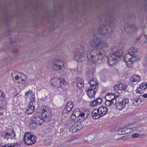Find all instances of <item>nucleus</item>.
<instances>
[{
  "mask_svg": "<svg viewBox=\"0 0 147 147\" xmlns=\"http://www.w3.org/2000/svg\"><path fill=\"white\" fill-rule=\"evenodd\" d=\"M3 147H18V146L16 143H14L13 144L8 143L7 144L5 145Z\"/></svg>",
  "mask_w": 147,
  "mask_h": 147,
  "instance_id": "35",
  "label": "nucleus"
},
{
  "mask_svg": "<svg viewBox=\"0 0 147 147\" xmlns=\"http://www.w3.org/2000/svg\"><path fill=\"white\" fill-rule=\"evenodd\" d=\"M88 84L90 86V87H93V86H94L96 85H98L96 80L94 79V78H92V80H90L88 81Z\"/></svg>",
  "mask_w": 147,
  "mask_h": 147,
  "instance_id": "27",
  "label": "nucleus"
},
{
  "mask_svg": "<svg viewBox=\"0 0 147 147\" xmlns=\"http://www.w3.org/2000/svg\"><path fill=\"white\" fill-rule=\"evenodd\" d=\"M51 84L53 86L57 88H61L62 89L65 88V86L67 85V83L64 81V80L61 78L54 77L52 78L51 81Z\"/></svg>",
  "mask_w": 147,
  "mask_h": 147,
  "instance_id": "6",
  "label": "nucleus"
},
{
  "mask_svg": "<svg viewBox=\"0 0 147 147\" xmlns=\"http://www.w3.org/2000/svg\"><path fill=\"white\" fill-rule=\"evenodd\" d=\"M30 90L29 92L28 91V92H30Z\"/></svg>",
  "mask_w": 147,
  "mask_h": 147,
  "instance_id": "50",
  "label": "nucleus"
},
{
  "mask_svg": "<svg viewBox=\"0 0 147 147\" xmlns=\"http://www.w3.org/2000/svg\"><path fill=\"white\" fill-rule=\"evenodd\" d=\"M120 94L119 92H109L105 96V99L109 100H111L115 101H117L116 100V98H119L120 96Z\"/></svg>",
  "mask_w": 147,
  "mask_h": 147,
  "instance_id": "12",
  "label": "nucleus"
},
{
  "mask_svg": "<svg viewBox=\"0 0 147 147\" xmlns=\"http://www.w3.org/2000/svg\"><path fill=\"white\" fill-rule=\"evenodd\" d=\"M36 138L35 136L26 133L24 137V141L25 143L28 145L34 144L36 141Z\"/></svg>",
  "mask_w": 147,
  "mask_h": 147,
  "instance_id": "8",
  "label": "nucleus"
},
{
  "mask_svg": "<svg viewBox=\"0 0 147 147\" xmlns=\"http://www.w3.org/2000/svg\"><path fill=\"white\" fill-rule=\"evenodd\" d=\"M119 88L121 91H127V87L125 84L123 83H119Z\"/></svg>",
  "mask_w": 147,
  "mask_h": 147,
  "instance_id": "29",
  "label": "nucleus"
},
{
  "mask_svg": "<svg viewBox=\"0 0 147 147\" xmlns=\"http://www.w3.org/2000/svg\"><path fill=\"white\" fill-rule=\"evenodd\" d=\"M91 141H92V140H91Z\"/></svg>",
  "mask_w": 147,
  "mask_h": 147,
  "instance_id": "53",
  "label": "nucleus"
},
{
  "mask_svg": "<svg viewBox=\"0 0 147 147\" xmlns=\"http://www.w3.org/2000/svg\"><path fill=\"white\" fill-rule=\"evenodd\" d=\"M115 20V19L114 17H110L109 20V26L105 27L103 25H100L98 29L99 32L107 36H109V34L113 32L112 27L114 26L113 24Z\"/></svg>",
  "mask_w": 147,
  "mask_h": 147,
  "instance_id": "5",
  "label": "nucleus"
},
{
  "mask_svg": "<svg viewBox=\"0 0 147 147\" xmlns=\"http://www.w3.org/2000/svg\"><path fill=\"white\" fill-rule=\"evenodd\" d=\"M129 102L128 99H124L116 103V107L119 110H121L125 107L126 105L128 104Z\"/></svg>",
  "mask_w": 147,
  "mask_h": 147,
  "instance_id": "13",
  "label": "nucleus"
},
{
  "mask_svg": "<svg viewBox=\"0 0 147 147\" xmlns=\"http://www.w3.org/2000/svg\"><path fill=\"white\" fill-rule=\"evenodd\" d=\"M5 94L3 92H0V100H2L4 98Z\"/></svg>",
  "mask_w": 147,
  "mask_h": 147,
  "instance_id": "43",
  "label": "nucleus"
},
{
  "mask_svg": "<svg viewBox=\"0 0 147 147\" xmlns=\"http://www.w3.org/2000/svg\"><path fill=\"white\" fill-rule=\"evenodd\" d=\"M76 124H74L69 128V131L72 133H74L76 132L78 130L76 127Z\"/></svg>",
  "mask_w": 147,
  "mask_h": 147,
  "instance_id": "31",
  "label": "nucleus"
},
{
  "mask_svg": "<svg viewBox=\"0 0 147 147\" xmlns=\"http://www.w3.org/2000/svg\"><path fill=\"white\" fill-rule=\"evenodd\" d=\"M52 140V138L51 136H47L46 139L44 140V143L45 144H47L49 143Z\"/></svg>",
  "mask_w": 147,
  "mask_h": 147,
  "instance_id": "34",
  "label": "nucleus"
},
{
  "mask_svg": "<svg viewBox=\"0 0 147 147\" xmlns=\"http://www.w3.org/2000/svg\"><path fill=\"white\" fill-rule=\"evenodd\" d=\"M105 53L98 52V51L92 50L88 54H87L86 57L88 62L91 64H94L101 61Z\"/></svg>",
  "mask_w": 147,
  "mask_h": 147,
  "instance_id": "2",
  "label": "nucleus"
},
{
  "mask_svg": "<svg viewBox=\"0 0 147 147\" xmlns=\"http://www.w3.org/2000/svg\"><path fill=\"white\" fill-rule=\"evenodd\" d=\"M35 99V98L34 95V94H32V95H31L30 102H33L34 101Z\"/></svg>",
  "mask_w": 147,
  "mask_h": 147,
  "instance_id": "44",
  "label": "nucleus"
},
{
  "mask_svg": "<svg viewBox=\"0 0 147 147\" xmlns=\"http://www.w3.org/2000/svg\"><path fill=\"white\" fill-rule=\"evenodd\" d=\"M34 109V107H31L28 106V109L26 110V112L28 114H30L33 112Z\"/></svg>",
  "mask_w": 147,
  "mask_h": 147,
  "instance_id": "30",
  "label": "nucleus"
},
{
  "mask_svg": "<svg viewBox=\"0 0 147 147\" xmlns=\"http://www.w3.org/2000/svg\"><path fill=\"white\" fill-rule=\"evenodd\" d=\"M65 62L63 60L61 59H56L53 64V69L56 71L62 70L64 67Z\"/></svg>",
  "mask_w": 147,
  "mask_h": 147,
  "instance_id": "10",
  "label": "nucleus"
},
{
  "mask_svg": "<svg viewBox=\"0 0 147 147\" xmlns=\"http://www.w3.org/2000/svg\"><path fill=\"white\" fill-rule=\"evenodd\" d=\"M92 117L94 119H97L101 117L98 109H94L91 113Z\"/></svg>",
  "mask_w": 147,
  "mask_h": 147,
  "instance_id": "18",
  "label": "nucleus"
},
{
  "mask_svg": "<svg viewBox=\"0 0 147 147\" xmlns=\"http://www.w3.org/2000/svg\"><path fill=\"white\" fill-rule=\"evenodd\" d=\"M139 135L138 134L136 133L133 135L132 136L134 138H136L138 137Z\"/></svg>",
  "mask_w": 147,
  "mask_h": 147,
  "instance_id": "45",
  "label": "nucleus"
},
{
  "mask_svg": "<svg viewBox=\"0 0 147 147\" xmlns=\"http://www.w3.org/2000/svg\"><path fill=\"white\" fill-rule=\"evenodd\" d=\"M89 137H88V140H89Z\"/></svg>",
  "mask_w": 147,
  "mask_h": 147,
  "instance_id": "52",
  "label": "nucleus"
},
{
  "mask_svg": "<svg viewBox=\"0 0 147 147\" xmlns=\"http://www.w3.org/2000/svg\"><path fill=\"white\" fill-rule=\"evenodd\" d=\"M139 94H140V92H138Z\"/></svg>",
  "mask_w": 147,
  "mask_h": 147,
  "instance_id": "54",
  "label": "nucleus"
},
{
  "mask_svg": "<svg viewBox=\"0 0 147 147\" xmlns=\"http://www.w3.org/2000/svg\"><path fill=\"white\" fill-rule=\"evenodd\" d=\"M98 85H96L94 86H93V87L88 86L86 88V92H88L89 91H93L94 92H96V91H98Z\"/></svg>",
  "mask_w": 147,
  "mask_h": 147,
  "instance_id": "26",
  "label": "nucleus"
},
{
  "mask_svg": "<svg viewBox=\"0 0 147 147\" xmlns=\"http://www.w3.org/2000/svg\"><path fill=\"white\" fill-rule=\"evenodd\" d=\"M140 79V77L137 75H133L130 78V80L132 82H137L139 81Z\"/></svg>",
  "mask_w": 147,
  "mask_h": 147,
  "instance_id": "25",
  "label": "nucleus"
},
{
  "mask_svg": "<svg viewBox=\"0 0 147 147\" xmlns=\"http://www.w3.org/2000/svg\"><path fill=\"white\" fill-rule=\"evenodd\" d=\"M119 84H117L113 86V88L115 91H117L119 90Z\"/></svg>",
  "mask_w": 147,
  "mask_h": 147,
  "instance_id": "42",
  "label": "nucleus"
},
{
  "mask_svg": "<svg viewBox=\"0 0 147 147\" xmlns=\"http://www.w3.org/2000/svg\"><path fill=\"white\" fill-rule=\"evenodd\" d=\"M125 127L120 128L118 131V134L120 135L126 134Z\"/></svg>",
  "mask_w": 147,
  "mask_h": 147,
  "instance_id": "36",
  "label": "nucleus"
},
{
  "mask_svg": "<svg viewBox=\"0 0 147 147\" xmlns=\"http://www.w3.org/2000/svg\"><path fill=\"white\" fill-rule=\"evenodd\" d=\"M126 61L127 65L128 67L129 68H131L132 67V65L133 64V63L131 62L130 60L128 59L127 61Z\"/></svg>",
  "mask_w": 147,
  "mask_h": 147,
  "instance_id": "38",
  "label": "nucleus"
},
{
  "mask_svg": "<svg viewBox=\"0 0 147 147\" xmlns=\"http://www.w3.org/2000/svg\"><path fill=\"white\" fill-rule=\"evenodd\" d=\"M90 45L92 47L96 49L93 50L98 51V52L105 53V48L107 47L106 42L96 37L94 38L90 42Z\"/></svg>",
  "mask_w": 147,
  "mask_h": 147,
  "instance_id": "1",
  "label": "nucleus"
},
{
  "mask_svg": "<svg viewBox=\"0 0 147 147\" xmlns=\"http://www.w3.org/2000/svg\"><path fill=\"white\" fill-rule=\"evenodd\" d=\"M142 98V96H140L138 98H135L133 100V103L135 106H138L142 102L141 99Z\"/></svg>",
  "mask_w": 147,
  "mask_h": 147,
  "instance_id": "24",
  "label": "nucleus"
},
{
  "mask_svg": "<svg viewBox=\"0 0 147 147\" xmlns=\"http://www.w3.org/2000/svg\"><path fill=\"white\" fill-rule=\"evenodd\" d=\"M28 106H29V107H34V105H33V102H30L29 104V105H28Z\"/></svg>",
  "mask_w": 147,
  "mask_h": 147,
  "instance_id": "46",
  "label": "nucleus"
},
{
  "mask_svg": "<svg viewBox=\"0 0 147 147\" xmlns=\"http://www.w3.org/2000/svg\"><path fill=\"white\" fill-rule=\"evenodd\" d=\"M123 59L124 61H127V60L129 59V60H130L133 63L135 62H137L138 60L137 57L135 55H131V57H130L129 58H125L124 57Z\"/></svg>",
  "mask_w": 147,
  "mask_h": 147,
  "instance_id": "23",
  "label": "nucleus"
},
{
  "mask_svg": "<svg viewBox=\"0 0 147 147\" xmlns=\"http://www.w3.org/2000/svg\"><path fill=\"white\" fill-rule=\"evenodd\" d=\"M73 107V104L72 102H69L63 111V115L67 114L72 110Z\"/></svg>",
  "mask_w": 147,
  "mask_h": 147,
  "instance_id": "14",
  "label": "nucleus"
},
{
  "mask_svg": "<svg viewBox=\"0 0 147 147\" xmlns=\"http://www.w3.org/2000/svg\"><path fill=\"white\" fill-rule=\"evenodd\" d=\"M90 113V111L88 109L82 111L74 110L71 116V119L72 121L74 122H77L79 121H83L86 119Z\"/></svg>",
  "mask_w": 147,
  "mask_h": 147,
  "instance_id": "3",
  "label": "nucleus"
},
{
  "mask_svg": "<svg viewBox=\"0 0 147 147\" xmlns=\"http://www.w3.org/2000/svg\"><path fill=\"white\" fill-rule=\"evenodd\" d=\"M142 97H143L144 98H146L147 97V94H143V95H142Z\"/></svg>",
  "mask_w": 147,
  "mask_h": 147,
  "instance_id": "47",
  "label": "nucleus"
},
{
  "mask_svg": "<svg viewBox=\"0 0 147 147\" xmlns=\"http://www.w3.org/2000/svg\"><path fill=\"white\" fill-rule=\"evenodd\" d=\"M87 94L90 98H94L96 92H87Z\"/></svg>",
  "mask_w": 147,
  "mask_h": 147,
  "instance_id": "37",
  "label": "nucleus"
},
{
  "mask_svg": "<svg viewBox=\"0 0 147 147\" xmlns=\"http://www.w3.org/2000/svg\"><path fill=\"white\" fill-rule=\"evenodd\" d=\"M26 76L23 74H21L20 77L17 75L14 77L16 81L19 83H23V82H26Z\"/></svg>",
  "mask_w": 147,
  "mask_h": 147,
  "instance_id": "17",
  "label": "nucleus"
},
{
  "mask_svg": "<svg viewBox=\"0 0 147 147\" xmlns=\"http://www.w3.org/2000/svg\"><path fill=\"white\" fill-rule=\"evenodd\" d=\"M106 101L105 102V105L107 107H109L111 105L115 104L116 103V101H115L114 100V101L113 100H109L108 99H105Z\"/></svg>",
  "mask_w": 147,
  "mask_h": 147,
  "instance_id": "28",
  "label": "nucleus"
},
{
  "mask_svg": "<svg viewBox=\"0 0 147 147\" xmlns=\"http://www.w3.org/2000/svg\"><path fill=\"white\" fill-rule=\"evenodd\" d=\"M32 120L33 121L36 123L37 125H41L43 123L44 121V118H42V116H37L35 115L32 116L31 118ZM45 121V120H44Z\"/></svg>",
  "mask_w": 147,
  "mask_h": 147,
  "instance_id": "15",
  "label": "nucleus"
},
{
  "mask_svg": "<svg viewBox=\"0 0 147 147\" xmlns=\"http://www.w3.org/2000/svg\"><path fill=\"white\" fill-rule=\"evenodd\" d=\"M98 109L101 117L105 115L108 111V109L105 106L100 107L98 108Z\"/></svg>",
  "mask_w": 147,
  "mask_h": 147,
  "instance_id": "19",
  "label": "nucleus"
},
{
  "mask_svg": "<svg viewBox=\"0 0 147 147\" xmlns=\"http://www.w3.org/2000/svg\"><path fill=\"white\" fill-rule=\"evenodd\" d=\"M146 61H147V55L146 57Z\"/></svg>",
  "mask_w": 147,
  "mask_h": 147,
  "instance_id": "48",
  "label": "nucleus"
},
{
  "mask_svg": "<svg viewBox=\"0 0 147 147\" xmlns=\"http://www.w3.org/2000/svg\"><path fill=\"white\" fill-rule=\"evenodd\" d=\"M12 52L14 54L16 55L18 54L19 52V50L16 49H15L12 50Z\"/></svg>",
  "mask_w": 147,
  "mask_h": 147,
  "instance_id": "40",
  "label": "nucleus"
},
{
  "mask_svg": "<svg viewBox=\"0 0 147 147\" xmlns=\"http://www.w3.org/2000/svg\"><path fill=\"white\" fill-rule=\"evenodd\" d=\"M2 137L4 139H5L7 140L9 139L15 138L16 136V134L13 129H8L5 130L1 134Z\"/></svg>",
  "mask_w": 147,
  "mask_h": 147,
  "instance_id": "9",
  "label": "nucleus"
},
{
  "mask_svg": "<svg viewBox=\"0 0 147 147\" xmlns=\"http://www.w3.org/2000/svg\"><path fill=\"white\" fill-rule=\"evenodd\" d=\"M77 123H75V124L76 125V127L77 129L78 130H80L82 129L83 127V125L82 123L80 122H76Z\"/></svg>",
  "mask_w": 147,
  "mask_h": 147,
  "instance_id": "32",
  "label": "nucleus"
},
{
  "mask_svg": "<svg viewBox=\"0 0 147 147\" xmlns=\"http://www.w3.org/2000/svg\"><path fill=\"white\" fill-rule=\"evenodd\" d=\"M123 53V51L122 49L111 53L107 57V63L109 65L113 66L114 64H115L122 57Z\"/></svg>",
  "mask_w": 147,
  "mask_h": 147,
  "instance_id": "4",
  "label": "nucleus"
},
{
  "mask_svg": "<svg viewBox=\"0 0 147 147\" xmlns=\"http://www.w3.org/2000/svg\"><path fill=\"white\" fill-rule=\"evenodd\" d=\"M37 124L34 122L33 121L29 124L30 128L32 129H34L36 127Z\"/></svg>",
  "mask_w": 147,
  "mask_h": 147,
  "instance_id": "33",
  "label": "nucleus"
},
{
  "mask_svg": "<svg viewBox=\"0 0 147 147\" xmlns=\"http://www.w3.org/2000/svg\"><path fill=\"white\" fill-rule=\"evenodd\" d=\"M29 94H31V93H30V92H29Z\"/></svg>",
  "mask_w": 147,
  "mask_h": 147,
  "instance_id": "51",
  "label": "nucleus"
},
{
  "mask_svg": "<svg viewBox=\"0 0 147 147\" xmlns=\"http://www.w3.org/2000/svg\"><path fill=\"white\" fill-rule=\"evenodd\" d=\"M27 93H28V92H26V95H27Z\"/></svg>",
  "mask_w": 147,
  "mask_h": 147,
  "instance_id": "49",
  "label": "nucleus"
},
{
  "mask_svg": "<svg viewBox=\"0 0 147 147\" xmlns=\"http://www.w3.org/2000/svg\"><path fill=\"white\" fill-rule=\"evenodd\" d=\"M147 88V82L142 83L140 85V87L137 88L136 90V92H140L142 91H144Z\"/></svg>",
  "mask_w": 147,
  "mask_h": 147,
  "instance_id": "20",
  "label": "nucleus"
},
{
  "mask_svg": "<svg viewBox=\"0 0 147 147\" xmlns=\"http://www.w3.org/2000/svg\"><path fill=\"white\" fill-rule=\"evenodd\" d=\"M102 99L101 98H98L94 100L91 102L90 105L92 106L95 107L99 105L101 103Z\"/></svg>",
  "mask_w": 147,
  "mask_h": 147,
  "instance_id": "21",
  "label": "nucleus"
},
{
  "mask_svg": "<svg viewBox=\"0 0 147 147\" xmlns=\"http://www.w3.org/2000/svg\"><path fill=\"white\" fill-rule=\"evenodd\" d=\"M41 109H42L41 110L42 111L41 115L42 116V118L48 120L51 117V112L50 110H48L46 107H43V108H41Z\"/></svg>",
  "mask_w": 147,
  "mask_h": 147,
  "instance_id": "11",
  "label": "nucleus"
},
{
  "mask_svg": "<svg viewBox=\"0 0 147 147\" xmlns=\"http://www.w3.org/2000/svg\"><path fill=\"white\" fill-rule=\"evenodd\" d=\"M74 54V57L76 61H79L86 54L84 49L81 46L78 47Z\"/></svg>",
  "mask_w": 147,
  "mask_h": 147,
  "instance_id": "7",
  "label": "nucleus"
},
{
  "mask_svg": "<svg viewBox=\"0 0 147 147\" xmlns=\"http://www.w3.org/2000/svg\"><path fill=\"white\" fill-rule=\"evenodd\" d=\"M77 88L81 90L84 86L83 80L80 78H78L77 80Z\"/></svg>",
  "mask_w": 147,
  "mask_h": 147,
  "instance_id": "22",
  "label": "nucleus"
},
{
  "mask_svg": "<svg viewBox=\"0 0 147 147\" xmlns=\"http://www.w3.org/2000/svg\"><path fill=\"white\" fill-rule=\"evenodd\" d=\"M138 49L136 48L131 47L128 50V53L124 57L125 58H129L131 57V55H134Z\"/></svg>",
  "mask_w": 147,
  "mask_h": 147,
  "instance_id": "16",
  "label": "nucleus"
},
{
  "mask_svg": "<svg viewBox=\"0 0 147 147\" xmlns=\"http://www.w3.org/2000/svg\"><path fill=\"white\" fill-rule=\"evenodd\" d=\"M125 133L126 134H127L129 133H131L133 131V129L131 128H127L125 127Z\"/></svg>",
  "mask_w": 147,
  "mask_h": 147,
  "instance_id": "39",
  "label": "nucleus"
},
{
  "mask_svg": "<svg viewBox=\"0 0 147 147\" xmlns=\"http://www.w3.org/2000/svg\"><path fill=\"white\" fill-rule=\"evenodd\" d=\"M72 124L71 121L70 120H68L65 124V125L66 127H68L71 125Z\"/></svg>",
  "mask_w": 147,
  "mask_h": 147,
  "instance_id": "41",
  "label": "nucleus"
}]
</instances>
